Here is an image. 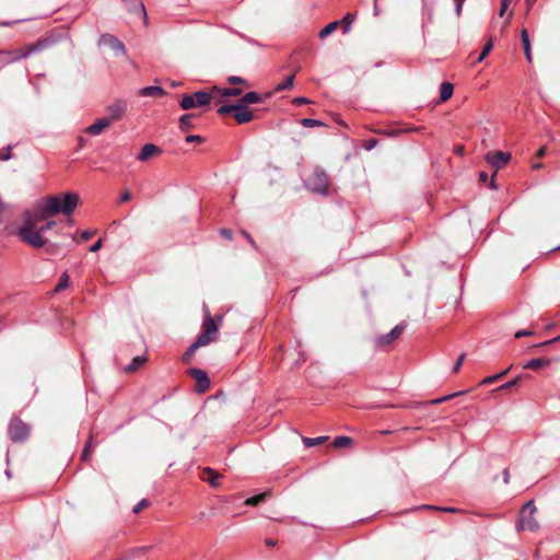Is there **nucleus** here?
<instances>
[{"instance_id": "55", "label": "nucleus", "mask_w": 560, "mask_h": 560, "mask_svg": "<svg viewBox=\"0 0 560 560\" xmlns=\"http://www.w3.org/2000/svg\"><path fill=\"white\" fill-rule=\"evenodd\" d=\"M131 199V194L129 191H125L120 197V202H126Z\"/></svg>"}, {"instance_id": "23", "label": "nucleus", "mask_w": 560, "mask_h": 560, "mask_svg": "<svg viewBox=\"0 0 560 560\" xmlns=\"http://www.w3.org/2000/svg\"><path fill=\"white\" fill-rule=\"evenodd\" d=\"M340 26V22H331L327 24L320 32H319V38H326L327 36L331 35L338 27Z\"/></svg>"}, {"instance_id": "33", "label": "nucleus", "mask_w": 560, "mask_h": 560, "mask_svg": "<svg viewBox=\"0 0 560 560\" xmlns=\"http://www.w3.org/2000/svg\"><path fill=\"white\" fill-rule=\"evenodd\" d=\"M510 369H511V366L508 368L506 370L502 371L499 374H495V375L488 376V377L483 378L481 384H490V383H493V382L502 378L510 371Z\"/></svg>"}, {"instance_id": "52", "label": "nucleus", "mask_w": 560, "mask_h": 560, "mask_svg": "<svg viewBox=\"0 0 560 560\" xmlns=\"http://www.w3.org/2000/svg\"><path fill=\"white\" fill-rule=\"evenodd\" d=\"M308 103H310V101L307 98H305V97H302V96L295 97L293 100V104H296V105H303V104H308Z\"/></svg>"}, {"instance_id": "61", "label": "nucleus", "mask_w": 560, "mask_h": 560, "mask_svg": "<svg viewBox=\"0 0 560 560\" xmlns=\"http://www.w3.org/2000/svg\"><path fill=\"white\" fill-rule=\"evenodd\" d=\"M545 153H546V149H545V148H540V149L538 150V152H537V155H538L539 158H541V156H544V155H545Z\"/></svg>"}, {"instance_id": "50", "label": "nucleus", "mask_w": 560, "mask_h": 560, "mask_svg": "<svg viewBox=\"0 0 560 560\" xmlns=\"http://www.w3.org/2000/svg\"><path fill=\"white\" fill-rule=\"evenodd\" d=\"M455 2V12L456 15L459 16L462 14L464 1H454Z\"/></svg>"}, {"instance_id": "11", "label": "nucleus", "mask_w": 560, "mask_h": 560, "mask_svg": "<svg viewBox=\"0 0 560 560\" xmlns=\"http://www.w3.org/2000/svg\"><path fill=\"white\" fill-rule=\"evenodd\" d=\"M189 375L196 381V390L205 393L210 387V380L207 373L200 369H189Z\"/></svg>"}, {"instance_id": "22", "label": "nucleus", "mask_w": 560, "mask_h": 560, "mask_svg": "<svg viewBox=\"0 0 560 560\" xmlns=\"http://www.w3.org/2000/svg\"><path fill=\"white\" fill-rule=\"evenodd\" d=\"M262 101V97L261 95H259L257 92H247L243 97H242V103L245 105V104H256V103H260Z\"/></svg>"}, {"instance_id": "62", "label": "nucleus", "mask_w": 560, "mask_h": 560, "mask_svg": "<svg viewBox=\"0 0 560 560\" xmlns=\"http://www.w3.org/2000/svg\"><path fill=\"white\" fill-rule=\"evenodd\" d=\"M488 178V175L486 173H480V180L486 182Z\"/></svg>"}, {"instance_id": "40", "label": "nucleus", "mask_w": 560, "mask_h": 560, "mask_svg": "<svg viewBox=\"0 0 560 560\" xmlns=\"http://www.w3.org/2000/svg\"><path fill=\"white\" fill-rule=\"evenodd\" d=\"M92 450V438H90L89 442L85 444L84 448H83V452H82V458L83 459H88V457L90 456V452Z\"/></svg>"}, {"instance_id": "6", "label": "nucleus", "mask_w": 560, "mask_h": 560, "mask_svg": "<svg viewBox=\"0 0 560 560\" xmlns=\"http://www.w3.org/2000/svg\"><path fill=\"white\" fill-rule=\"evenodd\" d=\"M535 512L536 506L533 501H528L523 505L517 523L518 530L535 532L538 529L539 525L534 516Z\"/></svg>"}, {"instance_id": "64", "label": "nucleus", "mask_w": 560, "mask_h": 560, "mask_svg": "<svg viewBox=\"0 0 560 560\" xmlns=\"http://www.w3.org/2000/svg\"><path fill=\"white\" fill-rule=\"evenodd\" d=\"M242 233L246 237V240H250L252 238L250 235L247 232L243 231Z\"/></svg>"}, {"instance_id": "29", "label": "nucleus", "mask_w": 560, "mask_h": 560, "mask_svg": "<svg viewBox=\"0 0 560 560\" xmlns=\"http://www.w3.org/2000/svg\"><path fill=\"white\" fill-rule=\"evenodd\" d=\"M351 443H352V440L349 436H337V438H335L332 445L335 447L339 448V447L349 446V445H351Z\"/></svg>"}, {"instance_id": "1", "label": "nucleus", "mask_w": 560, "mask_h": 560, "mask_svg": "<svg viewBox=\"0 0 560 560\" xmlns=\"http://www.w3.org/2000/svg\"><path fill=\"white\" fill-rule=\"evenodd\" d=\"M55 225V221H47V217L42 215L40 212L36 210L33 213L26 211L23 214V223L18 229V235L30 246L40 248L47 243L44 233L51 230Z\"/></svg>"}, {"instance_id": "19", "label": "nucleus", "mask_w": 560, "mask_h": 560, "mask_svg": "<svg viewBox=\"0 0 560 560\" xmlns=\"http://www.w3.org/2000/svg\"><path fill=\"white\" fill-rule=\"evenodd\" d=\"M454 92V86L450 82H443L440 88V100L441 102H445L452 97Z\"/></svg>"}, {"instance_id": "15", "label": "nucleus", "mask_w": 560, "mask_h": 560, "mask_svg": "<svg viewBox=\"0 0 560 560\" xmlns=\"http://www.w3.org/2000/svg\"><path fill=\"white\" fill-rule=\"evenodd\" d=\"M161 153L162 150L158 145L153 143H147L142 147L140 153L137 156V160L140 162H145L153 156L160 155Z\"/></svg>"}, {"instance_id": "43", "label": "nucleus", "mask_w": 560, "mask_h": 560, "mask_svg": "<svg viewBox=\"0 0 560 560\" xmlns=\"http://www.w3.org/2000/svg\"><path fill=\"white\" fill-rule=\"evenodd\" d=\"M419 509L440 510V511H444V512H455L454 508H438L434 505H422Z\"/></svg>"}, {"instance_id": "41", "label": "nucleus", "mask_w": 560, "mask_h": 560, "mask_svg": "<svg viewBox=\"0 0 560 560\" xmlns=\"http://www.w3.org/2000/svg\"><path fill=\"white\" fill-rule=\"evenodd\" d=\"M149 506V501L147 499H142L139 503H137L133 508L135 513H139L142 509Z\"/></svg>"}, {"instance_id": "56", "label": "nucleus", "mask_w": 560, "mask_h": 560, "mask_svg": "<svg viewBox=\"0 0 560 560\" xmlns=\"http://www.w3.org/2000/svg\"><path fill=\"white\" fill-rule=\"evenodd\" d=\"M376 142H377V141H376V140H374V139H373V140H370V141H368V142H366L365 148H366L368 150H371V149H373V148L376 145Z\"/></svg>"}, {"instance_id": "57", "label": "nucleus", "mask_w": 560, "mask_h": 560, "mask_svg": "<svg viewBox=\"0 0 560 560\" xmlns=\"http://www.w3.org/2000/svg\"><path fill=\"white\" fill-rule=\"evenodd\" d=\"M558 340H560V336H558V337H556V338H553V339L547 340V341H545V342L540 343L539 346L550 345V343H553V342H556V341H558Z\"/></svg>"}, {"instance_id": "37", "label": "nucleus", "mask_w": 560, "mask_h": 560, "mask_svg": "<svg viewBox=\"0 0 560 560\" xmlns=\"http://www.w3.org/2000/svg\"><path fill=\"white\" fill-rule=\"evenodd\" d=\"M492 47H493L492 42H488V43L485 45V47H483L482 51L480 52V55H479V57H478L477 61H478V62H481V61H482V60L488 56V54L491 51Z\"/></svg>"}, {"instance_id": "2", "label": "nucleus", "mask_w": 560, "mask_h": 560, "mask_svg": "<svg viewBox=\"0 0 560 560\" xmlns=\"http://www.w3.org/2000/svg\"><path fill=\"white\" fill-rule=\"evenodd\" d=\"M79 200L80 197L77 192L47 196L37 202L36 211L47 218L58 213L70 215L77 208Z\"/></svg>"}, {"instance_id": "13", "label": "nucleus", "mask_w": 560, "mask_h": 560, "mask_svg": "<svg viewBox=\"0 0 560 560\" xmlns=\"http://www.w3.org/2000/svg\"><path fill=\"white\" fill-rule=\"evenodd\" d=\"M404 329H405V325L399 324V325L395 326L389 332L378 336L376 338L377 346L386 347V346L390 345L394 340H396L397 338L400 337Z\"/></svg>"}, {"instance_id": "25", "label": "nucleus", "mask_w": 560, "mask_h": 560, "mask_svg": "<svg viewBox=\"0 0 560 560\" xmlns=\"http://www.w3.org/2000/svg\"><path fill=\"white\" fill-rule=\"evenodd\" d=\"M328 440V436H317V438H304L303 444L306 447H313L319 445Z\"/></svg>"}, {"instance_id": "21", "label": "nucleus", "mask_w": 560, "mask_h": 560, "mask_svg": "<svg viewBox=\"0 0 560 560\" xmlns=\"http://www.w3.org/2000/svg\"><path fill=\"white\" fill-rule=\"evenodd\" d=\"M521 36H522V44L524 47L526 59L530 62L532 61L530 42H529L528 33L525 28L522 30Z\"/></svg>"}, {"instance_id": "27", "label": "nucleus", "mask_w": 560, "mask_h": 560, "mask_svg": "<svg viewBox=\"0 0 560 560\" xmlns=\"http://www.w3.org/2000/svg\"><path fill=\"white\" fill-rule=\"evenodd\" d=\"M145 362L144 357H136L133 358L132 362L126 366V372H133L138 370L143 363Z\"/></svg>"}, {"instance_id": "47", "label": "nucleus", "mask_w": 560, "mask_h": 560, "mask_svg": "<svg viewBox=\"0 0 560 560\" xmlns=\"http://www.w3.org/2000/svg\"><path fill=\"white\" fill-rule=\"evenodd\" d=\"M462 393H455V394H452V395H447V396H444V397H441V398H438V399H434L432 400L431 402L432 404H440V402H443V401H446L455 396H458L460 395Z\"/></svg>"}, {"instance_id": "48", "label": "nucleus", "mask_w": 560, "mask_h": 560, "mask_svg": "<svg viewBox=\"0 0 560 560\" xmlns=\"http://www.w3.org/2000/svg\"><path fill=\"white\" fill-rule=\"evenodd\" d=\"M510 3H511V0H502L501 1V8H500V11H499V15L500 16L504 15V13L508 10Z\"/></svg>"}, {"instance_id": "30", "label": "nucleus", "mask_w": 560, "mask_h": 560, "mask_svg": "<svg viewBox=\"0 0 560 560\" xmlns=\"http://www.w3.org/2000/svg\"><path fill=\"white\" fill-rule=\"evenodd\" d=\"M293 83H294V77L290 75L276 86V91L280 92L283 90L291 89L293 86Z\"/></svg>"}, {"instance_id": "54", "label": "nucleus", "mask_w": 560, "mask_h": 560, "mask_svg": "<svg viewBox=\"0 0 560 560\" xmlns=\"http://www.w3.org/2000/svg\"><path fill=\"white\" fill-rule=\"evenodd\" d=\"M102 247V241H97L96 243H94L91 247H90V252L92 253H95L97 250H100Z\"/></svg>"}, {"instance_id": "34", "label": "nucleus", "mask_w": 560, "mask_h": 560, "mask_svg": "<svg viewBox=\"0 0 560 560\" xmlns=\"http://www.w3.org/2000/svg\"><path fill=\"white\" fill-rule=\"evenodd\" d=\"M301 125L307 128L318 127L323 126L324 124L320 120L313 119V118H303L301 120Z\"/></svg>"}, {"instance_id": "31", "label": "nucleus", "mask_w": 560, "mask_h": 560, "mask_svg": "<svg viewBox=\"0 0 560 560\" xmlns=\"http://www.w3.org/2000/svg\"><path fill=\"white\" fill-rule=\"evenodd\" d=\"M222 96H238L242 94V90L237 88H224L217 90Z\"/></svg>"}, {"instance_id": "9", "label": "nucleus", "mask_w": 560, "mask_h": 560, "mask_svg": "<svg viewBox=\"0 0 560 560\" xmlns=\"http://www.w3.org/2000/svg\"><path fill=\"white\" fill-rule=\"evenodd\" d=\"M97 44L98 46H108L114 51L115 56H122L126 54L124 43L112 34H102Z\"/></svg>"}, {"instance_id": "58", "label": "nucleus", "mask_w": 560, "mask_h": 560, "mask_svg": "<svg viewBox=\"0 0 560 560\" xmlns=\"http://www.w3.org/2000/svg\"><path fill=\"white\" fill-rule=\"evenodd\" d=\"M503 480H504V483H509L510 474H509L508 469H504V471H503Z\"/></svg>"}, {"instance_id": "49", "label": "nucleus", "mask_w": 560, "mask_h": 560, "mask_svg": "<svg viewBox=\"0 0 560 560\" xmlns=\"http://www.w3.org/2000/svg\"><path fill=\"white\" fill-rule=\"evenodd\" d=\"M93 235H94V231L86 230V231H83V232H82V234H81V238H82L83 241H88V240H90Z\"/></svg>"}, {"instance_id": "45", "label": "nucleus", "mask_w": 560, "mask_h": 560, "mask_svg": "<svg viewBox=\"0 0 560 560\" xmlns=\"http://www.w3.org/2000/svg\"><path fill=\"white\" fill-rule=\"evenodd\" d=\"M464 360H465V353H462V354L458 357V359H457L456 363H455V364H454V366H453V372H454V373H456V372H458V371H459V369H460V366H462V364H463Z\"/></svg>"}, {"instance_id": "39", "label": "nucleus", "mask_w": 560, "mask_h": 560, "mask_svg": "<svg viewBox=\"0 0 560 560\" xmlns=\"http://www.w3.org/2000/svg\"><path fill=\"white\" fill-rule=\"evenodd\" d=\"M228 82L230 84H246V80L241 78V77H237V75H231L228 78Z\"/></svg>"}, {"instance_id": "42", "label": "nucleus", "mask_w": 560, "mask_h": 560, "mask_svg": "<svg viewBox=\"0 0 560 560\" xmlns=\"http://www.w3.org/2000/svg\"><path fill=\"white\" fill-rule=\"evenodd\" d=\"M185 141L187 143H195V142L196 143H201L203 141V139L200 136H198V135H190V136L186 137Z\"/></svg>"}, {"instance_id": "35", "label": "nucleus", "mask_w": 560, "mask_h": 560, "mask_svg": "<svg viewBox=\"0 0 560 560\" xmlns=\"http://www.w3.org/2000/svg\"><path fill=\"white\" fill-rule=\"evenodd\" d=\"M266 495H267V493H261V494L248 498L245 501V504L246 505H257V504H259L260 502H262L265 500Z\"/></svg>"}, {"instance_id": "20", "label": "nucleus", "mask_w": 560, "mask_h": 560, "mask_svg": "<svg viewBox=\"0 0 560 560\" xmlns=\"http://www.w3.org/2000/svg\"><path fill=\"white\" fill-rule=\"evenodd\" d=\"M202 478L208 481L212 487H217L218 486V478H219V474L215 472L212 468H205L203 469V475H202Z\"/></svg>"}, {"instance_id": "44", "label": "nucleus", "mask_w": 560, "mask_h": 560, "mask_svg": "<svg viewBox=\"0 0 560 560\" xmlns=\"http://www.w3.org/2000/svg\"><path fill=\"white\" fill-rule=\"evenodd\" d=\"M518 381H520V376H517V377L506 382L505 384L501 385L499 387V389H506V388L513 387V386H515L518 383Z\"/></svg>"}, {"instance_id": "17", "label": "nucleus", "mask_w": 560, "mask_h": 560, "mask_svg": "<svg viewBox=\"0 0 560 560\" xmlns=\"http://www.w3.org/2000/svg\"><path fill=\"white\" fill-rule=\"evenodd\" d=\"M125 2L130 12L144 19L147 18L145 8L141 0H125Z\"/></svg>"}, {"instance_id": "24", "label": "nucleus", "mask_w": 560, "mask_h": 560, "mask_svg": "<svg viewBox=\"0 0 560 560\" xmlns=\"http://www.w3.org/2000/svg\"><path fill=\"white\" fill-rule=\"evenodd\" d=\"M548 363L549 362L544 359H532L524 364V369L537 370V369L548 365Z\"/></svg>"}, {"instance_id": "46", "label": "nucleus", "mask_w": 560, "mask_h": 560, "mask_svg": "<svg viewBox=\"0 0 560 560\" xmlns=\"http://www.w3.org/2000/svg\"><path fill=\"white\" fill-rule=\"evenodd\" d=\"M534 331L527 329H521L515 332V338H522L526 336H533Z\"/></svg>"}, {"instance_id": "59", "label": "nucleus", "mask_w": 560, "mask_h": 560, "mask_svg": "<svg viewBox=\"0 0 560 560\" xmlns=\"http://www.w3.org/2000/svg\"><path fill=\"white\" fill-rule=\"evenodd\" d=\"M536 1H537V0H525V3H526V5H527V9L529 10V9L534 5V3H535Z\"/></svg>"}, {"instance_id": "14", "label": "nucleus", "mask_w": 560, "mask_h": 560, "mask_svg": "<svg viewBox=\"0 0 560 560\" xmlns=\"http://www.w3.org/2000/svg\"><path fill=\"white\" fill-rule=\"evenodd\" d=\"M234 118L238 124H246L253 119V113L243 103L235 104Z\"/></svg>"}, {"instance_id": "26", "label": "nucleus", "mask_w": 560, "mask_h": 560, "mask_svg": "<svg viewBox=\"0 0 560 560\" xmlns=\"http://www.w3.org/2000/svg\"><path fill=\"white\" fill-rule=\"evenodd\" d=\"M192 118H194V116L191 114L183 115L179 118V128L182 130H188V129L192 128Z\"/></svg>"}, {"instance_id": "63", "label": "nucleus", "mask_w": 560, "mask_h": 560, "mask_svg": "<svg viewBox=\"0 0 560 560\" xmlns=\"http://www.w3.org/2000/svg\"><path fill=\"white\" fill-rule=\"evenodd\" d=\"M541 167H542V164H541V163H536V164H534V165H533V168H534V170H539V168H541Z\"/></svg>"}, {"instance_id": "28", "label": "nucleus", "mask_w": 560, "mask_h": 560, "mask_svg": "<svg viewBox=\"0 0 560 560\" xmlns=\"http://www.w3.org/2000/svg\"><path fill=\"white\" fill-rule=\"evenodd\" d=\"M353 20L354 19L352 14L348 13L341 20L338 21L340 22V26H342L343 33H348L350 31Z\"/></svg>"}, {"instance_id": "5", "label": "nucleus", "mask_w": 560, "mask_h": 560, "mask_svg": "<svg viewBox=\"0 0 560 560\" xmlns=\"http://www.w3.org/2000/svg\"><path fill=\"white\" fill-rule=\"evenodd\" d=\"M203 311L206 313L203 322H202V330L197 336L195 340L200 347H205L209 345L215 337L218 332V325L214 319L211 317L210 312L207 305H203Z\"/></svg>"}, {"instance_id": "4", "label": "nucleus", "mask_w": 560, "mask_h": 560, "mask_svg": "<svg viewBox=\"0 0 560 560\" xmlns=\"http://www.w3.org/2000/svg\"><path fill=\"white\" fill-rule=\"evenodd\" d=\"M305 187L316 194L326 196L329 189V177L320 167H315L313 173L304 180Z\"/></svg>"}, {"instance_id": "38", "label": "nucleus", "mask_w": 560, "mask_h": 560, "mask_svg": "<svg viewBox=\"0 0 560 560\" xmlns=\"http://www.w3.org/2000/svg\"><path fill=\"white\" fill-rule=\"evenodd\" d=\"M234 109H235V104H233V105L224 104L218 109V114L224 116L232 112L234 113Z\"/></svg>"}, {"instance_id": "18", "label": "nucleus", "mask_w": 560, "mask_h": 560, "mask_svg": "<svg viewBox=\"0 0 560 560\" xmlns=\"http://www.w3.org/2000/svg\"><path fill=\"white\" fill-rule=\"evenodd\" d=\"M165 91L161 86H145L139 91V95L143 97H161Z\"/></svg>"}, {"instance_id": "53", "label": "nucleus", "mask_w": 560, "mask_h": 560, "mask_svg": "<svg viewBox=\"0 0 560 560\" xmlns=\"http://www.w3.org/2000/svg\"><path fill=\"white\" fill-rule=\"evenodd\" d=\"M10 151H11V148H10V147H8V148H7V150H5V152L1 153V155H0V160H2V161H8V160H10V159H11V153H10Z\"/></svg>"}, {"instance_id": "10", "label": "nucleus", "mask_w": 560, "mask_h": 560, "mask_svg": "<svg viewBox=\"0 0 560 560\" xmlns=\"http://www.w3.org/2000/svg\"><path fill=\"white\" fill-rule=\"evenodd\" d=\"M487 163L494 168L495 172L504 167L511 160V154L502 151L488 152L485 155Z\"/></svg>"}, {"instance_id": "3", "label": "nucleus", "mask_w": 560, "mask_h": 560, "mask_svg": "<svg viewBox=\"0 0 560 560\" xmlns=\"http://www.w3.org/2000/svg\"><path fill=\"white\" fill-rule=\"evenodd\" d=\"M49 44L50 42L48 39H39L36 43L25 45L19 49L0 51V61L4 63L18 62L46 49Z\"/></svg>"}, {"instance_id": "60", "label": "nucleus", "mask_w": 560, "mask_h": 560, "mask_svg": "<svg viewBox=\"0 0 560 560\" xmlns=\"http://www.w3.org/2000/svg\"><path fill=\"white\" fill-rule=\"evenodd\" d=\"M266 545L270 546V547H273V546H276V541L273 539H271V538H268V539H266Z\"/></svg>"}, {"instance_id": "8", "label": "nucleus", "mask_w": 560, "mask_h": 560, "mask_svg": "<svg viewBox=\"0 0 560 560\" xmlns=\"http://www.w3.org/2000/svg\"><path fill=\"white\" fill-rule=\"evenodd\" d=\"M9 434L12 441L22 442L27 439L30 428L20 419H12L9 425Z\"/></svg>"}, {"instance_id": "32", "label": "nucleus", "mask_w": 560, "mask_h": 560, "mask_svg": "<svg viewBox=\"0 0 560 560\" xmlns=\"http://www.w3.org/2000/svg\"><path fill=\"white\" fill-rule=\"evenodd\" d=\"M69 280H70L69 275L67 272L62 273V276L59 279V282L57 283V285L55 288V291L60 292L63 289L68 288Z\"/></svg>"}, {"instance_id": "36", "label": "nucleus", "mask_w": 560, "mask_h": 560, "mask_svg": "<svg viewBox=\"0 0 560 560\" xmlns=\"http://www.w3.org/2000/svg\"><path fill=\"white\" fill-rule=\"evenodd\" d=\"M200 348V346L195 341L188 349L187 351L184 353V360L186 362L189 361V359L194 355L195 351Z\"/></svg>"}, {"instance_id": "7", "label": "nucleus", "mask_w": 560, "mask_h": 560, "mask_svg": "<svg viewBox=\"0 0 560 560\" xmlns=\"http://www.w3.org/2000/svg\"><path fill=\"white\" fill-rule=\"evenodd\" d=\"M211 93L198 91L194 94H185L180 101V107L184 110H189L196 107H202L210 103Z\"/></svg>"}, {"instance_id": "51", "label": "nucleus", "mask_w": 560, "mask_h": 560, "mask_svg": "<svg viewBox=\"0 0 560 560\" xmlns=\"http://www.w3.org/2000/svg\"><path fill=\"white\" fill-rule=\"evenodd\" d=\"M220 234L226 240H232V231L228 229H221Z\"/></svg>"}, {"instance_id": "12", "label": "nucleus", "mask_w": 560, "mask_h": 560, "mask_svg": "<svg viewBox=\"0 0 560 560\" xmlns=\"http://www.w3.org/2000/svg\"><path fill=\"white\" fill-rule=\"evenodd\" d=\"M127 110V103L125 101L118 100L113 104L108 105L106 108L107 119H110V122H115L119 120Z\"/></svg>"}, {"instance_id": "16", "label": "nucleus", "mask_w": 560, "mask_h": 560, "mask_svg": "<svg viewBox=\"0 0 560 560\" xmlns=\"http://www.w3.org/2000/svg\"><path fill=\"white\" fill-rule=\"evenodd\" d=\"M112 125L110 119L106 117L98 118L94 124L89 126L85 131L92 136L101 135L106 128Z\"/></svg>"}]
</instances>
